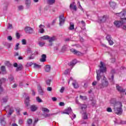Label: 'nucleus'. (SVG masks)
<instances>
[{
	"label": "nucleus",
	"mask_w": 126,
	"mask_h": 126,
	"mask_svg": "<svg viewBox=\"0 0 126 126\" xmlns=\"http://www.w3.org/2000/svg\"><path fill=\"white\" fill-rule=\"evenodd\" d=\"M39 30H38V33H40L41 34H43V33H45V26L43 25H40L39 26Z\"/></svg>",
	"instance_id": "6e6552de"
},
{
	"label": "nucleus",
	"mask_w": 126,
	"mask_h": 126,
	"mask_svg": "<svg viewBox=\"0 0 126 126\" xmlns=\"http://www.w3.org/2000/svg\"><path fill=\"white\" fill-rule=\"evenodd\" d=\"M59 106H60L61 107H63V106H64V102H60L59 103Z\"/></svg>",
	"instance_id": "bf43d9fd"
},
{
	"label": "nucleus",
	"mask_w": 126,
	"mask_h": 126,
	"mask_svg": "<svg viewBox=\"0 0 126 126\" xmlns=\"http://www.w3.org/2000/svg\"><path fill=\"white\" fill-rule=\"evenodd\" d=\"M25 102H30V97L29 96L26 97Z\"/></svg>",
	"instance_id": "37998d69"
},
{
	"label": "nucleus",
	"mask_w": 126,
	"mask_h": 126,
	"mask_svg": "<svg viewBox=\"0 0 126 126\" xmlns=\"http://www.w3.org/2000/svg\"><path fill=\"white\" fill-rule=\"evenodd\" d=\"M1 72L3 74H6V69L5 66H1L0 67Z\"/></svg>",
	"instance_id": "f3484780"
},
{
	"label": "nucleus",
	"mask_w": 126,
	"mask_h": 126,
	"mask_svg": "<svg viewBox=\"0 0 126 126\" xmlns=\"http://www.w3.org/2000/svg\"><path fill=\"white\" fill-rule=\"evenodd\" d=\"M110 74H112V75H114V74H116V69H112L110 71Z\"/></svg>",
	"instance_id": "c9c22d12"
},
{
	"label": "nucleus",
	"mask_w": 126,
	"mask_h": 126,
	"mask_svg": "<svg viewBox=\"0 0 126 126\" xmlns=\"http://www.w3.org/2000/svg\"><path fill=\"white\" fill-rule=\"evenodd\" d=\"M110 104L116 105V104H117V99L116 98H111L110 100Z\"/></svg>",
	"instance_id": "412c9836"
},
{
	"label": "nucleus",
	"mask_w": 126,
	"mask_h": 126,
	"mask_svg": "<svg viewBox=\"0 0 126 126\" xmlns=\"http://www.w3.org/2000/svg\"><path fill=\"white\" fill-rule=\"evenodd\" d=\"M80 109V114L82 115V118L83 120H87L88 119V116L87 115V112L86 110L87 109V105L86 104H81L79 103Z\"/></svg>",
	"instance_id": "7ed1b4c3"
},
{
	"label": "nucleus",
	"mask_w": 126,
	"mask_h": 126,
	"mask_svg": "<svg viewBox=\"0 0 126 126\" xmlns=\"http://www.w3.org/2000/svg\"><path fill=\"white\" fill-rule=\"evenodd\" d=\"M4 64L6 66H8V67H12L13 66L12 64L10 63V62H9V61H6L4 63Z\"/></svg>",
	"instance_id": "6ab92c4d"
},
{
	"label": "nucleus",
	"mask_w": 126,
	"mask_h": 126,
	"mask_svg": "<svg viewBox=\"0 0 126 126\" xmlns=\"http://www.w3.org/2000/svg\"><path fill=\"white\" fill-rule=\"evenodd\" d=\"M25 31L27 34H32L34 30L32 28L27 27L25 28Z\"/></svg>",
	"instance_id": "423d86ee"
},
{
	"label": "nucleus",
	"mask_w": 126,
	"mask_h": 126,
	"mask_svg": "<svg viewBox=\"0 0 126 126\" xmlns=\"http://www.w3.org/2000/svg\"><path fill=\"white\" fill-rule=\"evenodd\" d=\"M13 112H14L13 108H10L8 113V116H11V114H12V113H13Z\"/></svg>",
	"instance_id": "473e14b6"
},
{
	"label": "nucleus",
	"mask_w": 126,
	"mask_h": 126,
	"mask_svg": "<svg viewBox=\"0 0 126 126\" xmlns=\"http://www.w3.org/2000/svg\"><path fill=\"white\" fill-rule=\"evenodd\" d=\"M42 111L43 112H46L47 113H49V112H50V110L49 109L45 107L42 108Z\"/></svg>",
	"instance_id": "ea45409f"
},
{
	"label": "nucleus",
	"mask_w": 126,
	"mask_h": 126,
	"mask_svg": "<svg viewBox=\"0 0 126 126\" xmlns=\"http://www.w3.org/2000/svg\"><path fill=\"white\" fill-rule=\"evenodd\" d=\"M22 42L23 45H26V40L23 39Z\"/></svg>",
	"instance_id": "774afa93"
},
{
	"label": "nucleus",
	"mask_w": 126,
	"mask_h": 126,
	"mask_svg": "<svg viewBox=\"0 0 126 126\" xmlns=\"http://www.w3.org/2000/svg\"><path fill=\"white\" fill-rule=\"evenodd\" d=\"M72 112V110H71V108L69 107L67 109H65L63 112V114H66V115H69L70 113Z\"/></svg>",
	"instance_id": "ddd939ff"
},
{
	"label": "nucleus",
	"mask_w": 126,
	"mask_h": 126,
	"mask_svg": "<svg viewBox=\"0 0 126 126\" xmlns=\"http://www.w3.org/2000/svg\"><path fill=\"white\" fill-rule=\"evenodd\" d=\"M70 117L71 118L72 120H73V119H75V118H76V115L72 113L70 115Z\"/></svg>",
	"instance_id": "79ce46f5"
},
{
	"label": "nucleus",
	"mask_w": 126,
	"mask_h": 126,
	"mask_svg": "<svg viewBox=\"0 0 126 126\" xmlns=\"http://www.w3.org/2000/svg\"><path fill=\"white\" fill-rule=\"evenodd\" d=\"M16 36L17 39H19V38H20V34L18 32L16 33Z\"/></svg>",
	"instance_id": "052dcab7"
},
{
	"label": "nucleus",
	"mask_w": 126,
	"mask_h": 126,
	"mask_svg": "<svg viewBox=\"0 0 126 126\" xmlns=\"http://www.w3.org/2000/svg\"><path fill=\"white\" fill-rule=\"evenodd\" d=\"M72 85L74 86V88H78V87H79V86H78V84L76 82L73 83Z\"/></svg>",
	"instance_id": "7c9ffc66"
},
{
	"label": "nucleus",
	"mask_w": 126,
	"mask_h": 126,
	"mask_svg": "<svg viewBox=\"0 0 126 126\" xmlns=\"http://www.w3.org/2000/svg\"><path fill=\"white\" fill-rule=\"evenodd\" d=\"M5 81H6L5 78H1L0 79V86H1V84H2V83H5Z\"/></svg>",
	"instance_id": "b1692460"
},
{
	"label": "nucleus",
	"mask_w": 126,
	"mask_h": 126,
	"mask_svg": "<svg viewBox=\"0 0 126 126\" xmlns=\"http://www.w3.org/2000/svg\"><path fill=\"white\" fill-rule=\"evenodd\" d=\"M0 124L1 125H2V126H5V121H4V118H2L1 120H0Z\"/></svg>",
	"instance_id": "a878e982"
},
{
	"label": "nucleus",
	"mask_w": 126,
	"mask_h": 126,
	"mask_svg": "<svg viewBox=\"0 0 126 126\" xmlns=\"http://www.w3.org/2000/svg\"><path fill=\"white\" fill-rule=\"evenodd\" d=\"M107 112H108V113H112L113 112V110H112V108L111 107H108L106 109Z\"/></svg>",
	"instance_id": "de8ad7c7"
},
{
	"label": "nucleus",
	"mask_w": 126,
	"mask_h": 126,
	"mask_svg": "<svg viewBox=\"0 0 126 126\" xmlns=\"http://www.w3.org/2000/svg\"><path fill=\"white\" fill-rule=\"evenodd\" d=\"M117 16L120 17L121 20L120 21H115L114 22V25L116 26V28H121L123 25L126 24V11H123L120 13H117L116 14Z\"/></svg>",
	"instance_id": "f257e3e1"
},
{
	"label": "nucleus",
	"mask_w": 126,
	"mask_h": 126,
	"mask_svg": "<svg viewBox=\"0 0 126 126\" xmlns=\"http://www.w3.org/2000/svg\"><path fill=\"white\" fill-rule=\"evenodd\" d=\"M80 99H81V100H83V101L87 100V96H86L80 95Z\"/></svg>",
	"instance_id": "2f4dec72"
},
{
	"label": "nucleus",
	"mask_w": 126,
	"mask_h": 126,
	"mask_svg": "<svg viewBox=\"0 0 126 126\" xmlns=\"http://www.w3.org/2000/svg\"><path fill=\"white\" fill-rule=\"evenodd\" d=\"M80 42H81V43H82V44H83V43H84V42H85V40L82 37H80Z\"/></svg>",
	"instance_id": "3c124183"
},
{
	"label": "nucleus",
	"mask_w": 126,
	"mask_h": 126,
	"mask_svg": "<svg viewBox=\"0 0 126 126\" xmlns=\"http://www.w3.org/2000/svg\"><path fill=\"white\" fill-rule=\"evenodd\" d=\"M38 93H39V95H44V91L43 90H42L41 91H39L38 92Z\"/></svg>",
	"instance_id": "603ef678"
},
{
	"label": "nucleus",
	"mask_w": 126,
	"mask_h": 126,
	"mask_svg": "<svg viewBox=\"0 0 126 126\" xmlns=\"http://www.w3.org/2000/svg\"><path fill=\"white\" fill-rule=\"evenodd\" d=\"M69 72H70V69H67L66 70H65V71L64 72V74H68V73H69Z\"/></svg>",
	"instance_id": "e433bc0d"
},
{
	"label": "nucleus",
	"mask_w": 126,
	"mask_h": 126,
	"mask_svg": "<svg viewBox=\"0 0 126 126\" xmlns=\"http://www.w3.org/2000/svg\"><path fill=\"white\" fill-rule=\"evenodd\" d=\"M109 5L110 7H112L113 9H115L116 8V6L117 5V3H115L114 1H110L109 2Z\"/></svg>",
	"instance_id": "9b49d317"
},
{
	"label": "nucleus",
	"mask_w": 126,
	"mask_h": 126,
	"mask_svg": "<svg viewBox=\"0 0 126 126\" xmlns=\"http://www.w3.org/2000/svg\"><path fill=\"white\" fill-rule=\"evenodd\" d=\"M107 41H109L110 40H112V36L110 34H107L105 37Z\"/></svg>",
	"instance_id": "c85d7f7f"
},
{
	"label": "nucleus",
	"mask_w": 126,
	"mask_h": 126,
	"mask_svg": "<svg viewBox=\"0 0 126 126\" xmlns=\"http://www.w3.org/2000/svg\"><path fill=\"white\" fill-rule=\"evenodd\" d=\"M70 9L72 10H74V11H76L77 10V7H76V5H75V3H72L70 4L69 6Z\"/></svg>",
	"instance_id": "9d476101"
},
{
	"label": "nucleus",
	"mask_w": 126,
	"mask_h": 126,
	"mask_svg": "<svg viewBox=\"0 0 126 126\" xmlns=\"http://www.w3.org/2000/svg\"><path fill=\"white\" fill-rule=\"evenodd\" d=\"M74 29V24L73 23H70V27L69 28V30H73Z\"/></svg>",
	"instance_id": "393cba45"
},
{
	"label": "nucleus",
	"mask_w": 126,
	"mask_h": 126,
	"mask_svg": "<svg viewBox=\"0 0 126 126\" xmlns=\"http://www.w3.org/2000/svg\"><path fill=\"white\" fill-rule=\"evenodd\" d=\"M122 108H123V104H122V102H120V107L114 108V112L115 114L118 115V116H121V115L123 114V109Z\"/></svg>",
	"instance_id": "20e7f679"
},
{
	"label": "nucleus",
	"mask_w": 126,
	"mask_h": 126,
	"mask_svg": "<svg viewBox=\"0 0 126 126\" xmlns=\"http://www.w3.org/2000/svg\"><path fill=\"white\" fill-rule=\"evenodd\" d=\"M108 42L110 46H112V45H114V41H113V40L110 39L108 40Z\"/></svg>",
	"instance_id": "a19ab883"
},
{
	"label": "nucleus",
	"mask_w": 126,
	"mask_h": 126,
	"mask_svg": "<svg viewBox=\"0 0 126 126\" xmlns=\"http://www.w3.org/2000/svg\"><path fill=\"white\" fill-rule=\"evenodd\" d=\"M99 87L100 89H103V88H104V87H105L104 86V85L102 83H101V84H100L99 85Z\"/></svg>",
	"instance_id": "6e6d98bb"
},
{
	"label": "nucleus",
	"mask_w": 126,
	"mask_h": 126,
	"mask_svg": "<svg viewBox=\"0 0 126 126\" xmlns=\"http://www.w3.org/2000/svg\"><path fill=\"white\" fill-rule=\"evenodd\" d=\"M99 69L96 70L97 81H100L104 72L107 71V67L105 66V63L102 61L100 62V65L99 66Z\"/></svg>",
	"instance_id": "f03ea898"
},
{
	"label": "nucleus",
	"mask_w": 126,
	"mask_h": 126,
	"mask_svg": "<svg viewBox=\"0 0 126 126\" xmlns=\"http://www.w3.org/2000/svg\"><path fill=\"white\" fill-rule=\"evenodd\" d=\"M104 80V82L102 83L103 86H104L105 87H108V86H109V82L107 81V79H106V77H105V76H104L103 77V80Z\"/></svg>",
	"instance_id": "dca6fc26"
},
{
	"label": "nucleus",
	"mask_w": 126,
	"mask_h": 126,
	"mask_svg": "<svg viewBox=\"0 0 126 126\" xmlns=\"http://www.w3.org/2000/svg\"><path fill=\"white\" fill-rule=\"evenodd\" d=\"M38 44L39 45V46H40V47H43V46L45 45V43L42 42H39L38 43Z\"/></svg>",
	"instance_id": "864d4df0"
},
{
	"label": "nucleus",
	"mask_w": 126,
	"mask_h": 126,
	"mask_svg": "<svg viewBox=\"0 0 126 126\" xmlns=\"http://www.w3.org/2000/svg\"><path fill=\"white\" fill-rule=\"evenodd\" d=\"M51 81H52V80H47L46 81V84L47 85H48V86H50L51 85Z\"/></svg>",
	"instance_id": "49530a36"
},
{
	"label": "nucleus",
	"mask_w": 126,
	"mask_h": 126,
	"mask_svg": "<svg viewBox=\"0 0 126 126\" xmlns=\"http://www.w3.org/2000/svg\"><path fill=\"white\" fill-rule=\"evenodd\" d=\"M8 100V98H7V97L3 98L2 102H3V103H6V102H7Z\"/></svg>",
	"instance_id": "c03bdc74"
},
{
	"label": "nucleus",
	"mask_w": 126,
	"mask_h": 126,
	"mask_svg": "<svg viewBox=\"0 0 126 126\" xmlns=\"http://www.w3.org/2000/svg\"><path fill=\"white\" fill-rule=\"evenodd\" d=\"M36 100L38 103H42V102H43V100H42V99L40 98V97L39 96L36 97Z\"/></svg>",
	"instance_id": "72a5a7b5"
},
{
	"label": "nucleus",
	"mask_w": 126,
	"mask_h": 126,
	"mask_svg": "<svg viewBox=\"0 0 126 126\" xmlns=\"http://www.w3.org/2000/svg\"><path fill=\"white\" fill-rule=\"evenodd\" d=\"M33 64V63L32 62H29L27 63V66H31Z\"/></svg>",
	"instance_id": "13d9d810"
},
{
	"label": "nucleus",
	"mask_w": 126,
	"mask_h": 126,
	"mask_svg": "<svg viewBox=\"0 0 126 126\" xmlns=\"http://www.w3.org/2000/svg\"><path fill=\"white\" fill-rule=\"evenodd\" d=\"M107 20V16L104 15L101 18H98V22L99 23H104V22H106Z\"/></svg>",
	"instance_id": "0eeeda50"
},
{
	"label": "nucleus",
	"mask_w": 126,
	"mask_h": 126,
	"mask_svg": "<svg viewBox=\"0 0 126 126\" xmlns=\"http://www.w3.org/2000/svg\"><path fill=\"white\" fill-rule=\"evenodd\" d=\"M19 10H23V6L20 5L18 7Z\"/></svg>",
	"instance_id": "680f3d73"
},
{
	"label": "nucleus",
	"mask_w": 126,
	"mask_h": 126,
	"mask_svg": "<svg viewBox=\"0 0 126 126\" xmlns=\"http://www.w3.org/2000/svg\"><path fill=\"white\" fill-rule=\"evenodd\" d=\"M51 71V66L50 65H46L45 66V71L46 72H50Z\"/></svg>",
	"instance_id": "4be33fe9"
},
{
	"label": "nucleus",
	"mask_w": 126,
	"mask_h": 126,
	"mask_svg": "<svg viewBox=\"0 0 126 126\" xmlns=\"http://www.w3.org/2000/svg\"><path fill=\"white\" fill-rule=\"evenodd\" d=\"M70 51L71 53H73L74 55H78V53H79V51L76 50L75 49H71Z\"/></svg>",
	"instance_id": "aec40b11"
},
{
	"label": "nucleus",
	"mask_w": 126,
	"mask_h": 126,
	"mask_svg": "<svg viewBox=\"0 0 126 126\" xmlns=\"http://www.w3.org/2000/svg\"><path fill=\"white\" fill-rule=\"evenodd\" d=\"M59 25H60V26H62L63 24H64V21H65V19H64V16H63V14L61 15L59 17Z\"/></svg>",
	"instance_id": "39448f33"
},
{
	"label": "nucleus",
	"mask_w": 126,
	"mask_h": 126,
	"mask_svg": "<svg viewBox=\"0 0 126 126\" xmlns=\"http://www.w3.org/2000/svg\"><path fill=\"white\" fill-rule=\"evenodd\" d=\"M47 59V55L45 54H42L41 55V58L40 59V62L41 63H45L46 62Z\"/></svg>",
	"instance_id": "4468645a"
},
{
	"label": "nucleus",
	"mask_w": 126,
	"mask_h": 126,
	"mask_svg": "<svg viewBox=\"0 0 126 126\" xmlns=\"http://www.w3.org/2000/svg\"><path fill=\"white\" fill-rule=\"evenodd\" d=\"M56 0H48L47 3L48 4H53V3H55Z\"/></svg>",
	"instance_id": "c756f323"
},
{
	"label": "nucleus",
	"mask_w": 126,
	"mask_h": 126,
	"mask_svg": "<svg viewBox=\"0 0 126 126\" xmlns=\"http://www.w3.org/2000/svg\"><path fill=\"white\" fill-rule=\"evenodd\" d=\"M7 40L9 41H11L12 40V37L11 36L9 35L7 37Z\"/></svg>",
	"instance_id": "69168bd1"
},
{
	"label": "nucleus",
	"mask_w": 126,
	"mask_h": 126,
	"mask_svg": "<svg viewBox=\"0 0 126 126\" xmlns=\"http://www.w3.org/2000/svg\"><path fill=\"white\" fill-rule=\"evenodd\" d=\"M63 91H64V88L63 87L61 88L60 90L61 93H63Z\"/></svg>",
	"instance_id": "338daca9"
},
{
	"label": "nucleus",
	"mask_w": 126,
	"mask_h": 126,
	"mask_svg": "<svg viewBox=\"0 0 126 126\" xmlns=\"http://www.w3.org/2000/svg\"><path fill=\"white\" fill-rule=\"evenodd\" d=\"M66 50V47H65V46H63L62 47V49L61 50V52L62 53H63L65 52V51Z\"/></svg>",
	"instance_id": "09e8293b"
},
{
	"label": "nucleus",
	"mask_w": 126,
	"mask_h": 126,
	"mask_svg": "<svg viewBox=\"0 0 126 126\" xmlns=\"http://www.w3.org/2000/svg\"><path fill=\"white\" fill-rule=\"evenodd\" d=\"M22 67H23V66L22 65H20L19 66L17 67L16 68L17 71H18L19 70H21L22 69Z\"/></svg>",
	"instance_id": "f704fd0d"
},
{
	"label": "nucleus",
	"mask_w": 126,
	"mask_h": 126,
	"mask_svg": "<svg viewBox=\"0 0 126 126\" xmlns=\"http://www.w3.org/2000/svg\"><path fill=\"white\" fill-rule=\"evenodd\" d=\"M32 120L31 119H28L27 120V124L29 125V126H30L31 124H32Z\"/></svg>",
	"instance_id": "4c0bfd02"
},
{
	"label": "nucleus",
	"mask_w": 126,
	"mask_h": 126,
	"mask_svg": "<svg viewBox=\"0 0 126 126\" xmlns=\"http://www.w3.org/2000/svg\"><path fill=\"white\" fill-rule=\"evenodd\" d=\"M30 109L32 112H36L38 109V107H37V105H32L31 106Z\"/></svg>",
	"instance_id": "2eb2a0df"
},
{
	"label": "nucleus",
	"mask_w": 126,
	"mask_h": 126,
	"mask_svg": "<svg viewBox=\"0 0 126 126\" xmlns=\"http://www.w3.org/2000/svg\"><path fill=\"white\" fill-rule=\"evenodd\" d=\"M77 63V60L75 59L70 63H68V65H69V66H70L71 68H72V67H73V66H74V65H75V64H76Z\"/></svg>",
	"instance_id": "1a4fd4ad"
},
{
	"label": "nucleus",
	"mask_w": 126,
	"mask_h": 126,
	"mask_svg": "<svg viewBox=\"0 0 126 126\" xmlns=\"http://www.w3.org/2000/svg\"><path fill=\"white\" fill-rule=\"evenodd\" d=\"M114 75H112L111 78H109V80H111V82H113V81H114Z\"/></svg>",
	"instance_id": "5fc2aeb1"
},
{
	"label": "nucleus",
	"mask_w": 126,
	"mask_h": 126,
	"mask_svg": "<svg viewBox=\"0 0 126 126\" xmlns=\"http://www.w3.org/2000/svg\"><path fill=\"white\" fill-rule=\"evenodd\" d=\"M57 40V37L55 36H53L51 37H50L49 38V43H51V42H54V41H56Z\"/></svg>",
	"instance_id": "a211bd4d"
},
{
	"label": "nucleus",
	"mask_w": 126,
	"mask_h": 126,
	"mask_svg": "<svg viewBox=\"0 0 126 126\" xmlns=\"http://www.w3.org/2000/svg\"><path fill=\"white\" fill-rule=\"evenodd\" d=\"M15 50L17 51V50H19V43H17L15 46Z\"/></svg>",
	"instance_id": "a18cd8bd"
},
{
	"label": "nucleus",
	"mask_w": 126,
	"mask_h": 126,
	"mask_svg": "<svg viewBox=\"0 0 126 126\" xmlns=\"http://www.w3.org/2000/svg\"><path fill=\"white\" fill-rule=\"evenodd\" d=\"M38 121H39V119L38 118H35L34 120V121L33 122V126H35L36 124L38 123Z\"/></svg>",
	"instance_id": "8fccbe9b"
},
{
	"label": "nucleus",
	"mask_w": 126,
	"mask_h": 126,
	"mask_svg": "<svg viewBox=\"0 0 126 126\" xmlns=\"http://www.w3.org/2000/svg\"><path fill=\"white\" fill-rule=\"evenodd\" d=\"M31 0H25V2L27 6H30L31 4Z\"/></svg>",
	"instance_id": "bb28decb"
},
{
	"label": "nucleus",
	"mask_w": 126,
	"mask_h": 126,
	"mask_svg": "<svg viewBox=\"0 0 126 126\" xmlns=\"http://www.w3.org/2000/svg\"><path fill=\"white\" fill-rule=\"evenodd\" d=\"M40 39L42 40H49L50 39V36L49 35H44L40 37Z\"/></svg>",
	"instance_id": "5701e85b"
},
{
	"label": "nucleus",
	"mask_w": 126,
	"mask_h": 126,
	"mask_svg": "<svg viewBox=\"0 0 126 126\" xmlns=\"http://www.w3.org/2000/svg\"><path fill=\"white\" fill-rule=\"evenodd\" d=\"M34 68H41V65L37 64V63L34 64Z\"/></svg>",
	"instance_id": "58836bf2"
},
{
	"label": "nucleus",
	"mask_w": 126,
	"mask_h": 126,
	"mask_svg": "<svg viewBox=\"0 0 126 126\" xmlns=\"http://www.w3.org/2000/svg\"><path fill=\"white\" fill-rule=\"evenodd\" d=\"M95 104H96V102H95V101L93 100L91 103V105L93 107H94Z\"/></svg>",
	"instance_id": "e2e57ef3"
},
{
	"label": "nucleus",
	"mask_w": 126,
	"mask_h": 126,
	"mask_svg": "<svg viewBox=\"0 0 126 126\" xmlns=\"http://www.w3.org/2000/svg\"><path fill=\"white\" fill-rule=\"evenodd\" d=\"M80 24L82 30L84 31L85 30V29H86V28H85L86 24L85 23V22H84V21L82 20Z\"/></svg>",
	"instance_id": "f8f14e48"
},
{
	"label": "nucleus",
	"mask_w": 126,
	"mask_h": 126,
	"mask_svg": "<svg viewBox=\"0 0 126 126\" xmlns=\"http://www.w3.org/2000/svg\"><path fill=\"white\" fill-rule=\"evenodd\" d=\"M79 8L80 9H81V11H83V12H84V9L82 8V6H81V5L80 4H79Z\"/></svg>",
	"instance_id": "0e129e2a"
},
{
	"label": "nucleus",
	"mask_w": 126,
	"mask_h": 126,
	"mask_svg": "<svg viewBox=\"0 0 126 126\" xmlns=\"http://www.w3.org/2000/svg\"><path fill=\"white\" fill-rule=\"evenodd\" d=\"M8 25L7 27L8 29H12V25L10 24H8Z\"/></svg>",
	"instance_id": "4d7b16f0"
},
{
	"label": "nucleus",
	"mask_w": 126,
	"mask_h": 126,
	"mask_svg": "<svg viewBox=\"0 0 126 126\" xmlns=\"http://www.w3.org/2000/svg\"><path fill=\"white\" fill-rule=\"evenodd\" d=\"M8 80L10 82L12 81L13 82H14V77L12 75H10V76L8 77Z\"/></svg>",
	"instance_id": "cd10ccee"
}]
</instances>
